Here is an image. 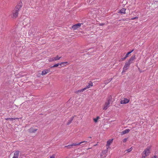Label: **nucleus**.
<instances>
[{
    "label": "nucleus",
    "mask_w": 158,
    "mask_h": 158,
    "mask_svg": "<svg viewBox=\"0 0 158 158\" xmlns=\"http://www.w3.org/2000/svg\"><path fill=\"white\" fill-rule=\"evenodd\" d=\"M81 93L80 92V91L79 90L76 91V92H75V93L76 94H79V93Z\"/></svg>",
    "instance_id": "obj_32"
},
{
    "label": "nucleus",
    "mask_w": 158,
    "mask_h": 158,
    "mask_svg": "<svg viewBox=\"0 0 158 158\" xmlns=\"http://www.w3.org/2000/svg\"><path fill=\"white\" fill-rule=\"evenodd\" d=\"M88 143V142L87 141H83L81 142L80 143H73L71 144L70 146H77V145H79L83 143H85V144H84V145H85V144H86V143Z\"/></svg>",
    "instance_id": "obj_8"
},
{
    "label": "nucleus",
    "mask_w": 158,
    "mask_h": 158,
    "mask_svg": "<svg viewBox=\"0 0 158 158\" xmlns=\"http://www.w3.org/2000/svg\"><path fill=\"white\" fill-rule=\"evenodd\" d=\"M99 118V116H98L96 118H94L93 120L95 123L97 122Z\"/></svg>",
    "instance_id": "obj_24"
},
{
    "label": "nucleus",
    "mask_w": 158,
    "mask_h": 158,
    "mask_svg": "<svg viewBox=\"0 0 158 158\" xmlns=\"http://www.w3.org/2000/svg\"><path fill=\"white\" fill-rule=\"evenodd\" d=\"M22 7L21 5H18L15 7L14 9L12 11V17L13 18H16L19 14V11Z\"/></svg>",
    "instance_id": "obj_2"
},
{
    "label": "nucleus",
    "mask_w": 158,
    "mask_h": 158,
    "mask_svg": "<svg viewBox=\"0 0 158 158\" xmlns=\"http://www.w3.org/2000/svg\"><path fill=\"white\" fill-rule=\"evenodd\" d=\"M110 103L109 102H106L103 105V109L104 110H106L110 107Z\"/></svg>",
    "instance_id": "obj_5"
},
{
    "label": "nucleus",
    "mask_w": 158,
    "mask_h": 158,
    "mask_svg": "<svg viewBox=\"0 0 158 158\" xmlns=\"http://www.w3.org/2000/svg\"><path fill=\"white\" fill-rule=\"evenodd\" d=\"M138 17H134V18H131V19H130L131 20H133L135 19H138ZM130 19H128V18H126L125 19H123V21H125V20H126V21H128V20Z\"/></svg>",
    "instance_id": "obj_19"
},
{
    "label": "nucleus",
    "mask_w": 158,
    "mask_h": 158,
    "mask_svg": "<svg viewBox=\"0 0 158 158\" xmlns=\"http://www.w3.org/2000/svg\"><path fill=\"white\" fill-rule=\"evenodd\" d=\"M20 151L16 150L14 151V154L12 158H19V155Z\"/></svg>",
    "instance_id": "obj_6"
},
{
    "label": "nucleus",
    "mask_w": 158,
    "mask_h": 158,
    "mask_svg": "<svg viewBox=\"0 0 158 158\" xmlns=\"http://www.w3.org/2000/svg\"><path fill=\"white\" fill-rule=\"evenodd\" d=\"M126 10V9L122 8L119 11V13L121 14H125Z\"/></svg>",
    "instance_id": "obj_16"
},
{
    "label": "nucleus",
    "mask_w": 158,
    "mask_h": 158,
    "mask_svg": "<svg viewBox=\"0 0 158 158\" xmlns=\"http://www.w3.org/2000/svg\"><path fill=\"white\" fill-rule=\"evenodd\" d=\"M157 156H154L153 157H152V158H157Z\"/></svg>",
    "instance_id": "obj_34"
},
{
    "label": "nucleus",
    "mask_w": 158,
    "mask_h": 158,
    "mask_svg": "<svg viewBox=\"0 0 158 158\" xmlns=\"http://www.w3.org/2000/svg\"><path fill=\"white\" fill-rule=\"evenodd\" d=\"M134 51V50H131V51L128 52L125 56V58H127L128 56V55L131 52H132Z\"/></svg>",
    "instance_id": "obj_23"
},
{
    "label": "nucleus",
    "mask_w": 158,
    "mask_h": 158,
    "mask_svg": "<svg viewBox=\"0 0 158 158\" xmlns=\"http://www.w3.org/2000/svg\"><path fill=\"white\" fill-rule=\"evenodd\" d=\"M130 131V129H126L125 130L123 131L122 132V135H124L126 134L127 133H129Z\"/></svg>",
    "instance_id": "obj_15"
},
{
    "label": "nucleus",
    "mask_w": 158,
    "mask_h": 158,
    "mask_svg": "<svg viewBox=\"0 0 158 158\" xmlns=\"http://www.w3.org/2000/svg\"><path fill=\"white\" fill-rule=\"evenodd\" d=\"M132 148H129V149L127 150V152H130L132 150Z\"/></svg>",
    "instance_id": "obj_29"
},
{
    "label": "nucleus",
    "mask_w": 158,
    "mask_h": 158,
    "mask_svg": "<svg viewBox=\"0 0 158 158\" xmlns=\"http://www.w3.org/2000/svg\"><path fill=\"white\" fill-rule=\"evenodd\" d=\"M50 71V69H47L45 70L42 71L41 75L43 76L47 74V73H49Z\"/></svg>",
    "instance_id": "obj_11"
},
{
    "label": "nucleus",
    "mask_w": 158,
    "mask_h": 158,
    "mask_svg": "<svg viewBox=\"0 0 158 158\" xmlns=\"http://www.w3.org/2000/svg\"><path fill=\"white\" fill-rule=\"evenodd\" d=\"M135 55H134L128 60V61L125 63V64L123 68L122 73L125 72L129 69L131 64L133 63L135 59Z\"/></svg>",
    "instance_id": "obj_1"
},
{
    "label": "nucleus",
    "mask_w": 158,
    "mask_h": 158,
    "mask_svg": "<svg viewBox=\"0 0 158 158\" xmlns=\"http://www.w3.org/2000/svg\"><path fill=\"white\" fill-rule=\"evenodd\" d=\"M93 85V83L91 81H90L88 84V85H86L85 88V90L87 89H89Z\"/></svg>",
    "instance_id": "obj_10"
},
{
    "label": "nucleus",
    "mask_w": 158,
    "mask_h": 158,
    "mask_svg": "<svg viewBox=\"0 0 158 158\" xmlns=\"http://www.w3.org/2000/svg\"><path fill=\"white\" fill-rule=\"evenodd\" d=\"M126 58H125V57L123 58H122L119 60V62L122 61L124 60H125L126 59Z\"/></svg>",
    "instance_id": "obj_27"
},
{
    "label": "nucleus",
    "mask_w": 158,
    "mask_h": 158,
    "mask_svg": "<svg viewBox=\"0 0 158 158\" xmlns=\"http://www.w3.org/2000/svg\"><path fill=\"white\" fill-rule=\"evenodd\" d=\"M48 60L50 62H52L55 61L53 57H49L48 58Z\"/></svg>",
    "instance_id": "obj_22"
},
{
    "label": "nucleus",
    "mask_w": 158,
    "mask_h": 158,
    "mask_svg": "<svg viewBox=\"0 0 158 158\" xmlns=\"http://www.w3.org/2000/svg\"><path fill=\"white\" fill-rule=\"evenodd\" d=\"M112 100V96L111 95H109L107 98H106V101L107 102H109V103Z\"/></svg>",
    "instance_id": "obj_14"
},
{
    "label": "nucleus",
    "mask_w": 158,
    "mask_h": 158,
    "mask_svg": "<svg viewBox=\"0 0 158 158\" xmlns=\"http://www.w3.org/2000/svg\"><path fill=\"white\" fill-rule=\"evenodd\" d=\"M19 118H5V119L6 120H10V121H13V120H15L16 119H18Z\"/></svg>",
    "instance_id": "obj_17"
},
{
    "label": "nucleus",
    "mask_w": 158,
    "mask_h": 158,
    "mask_svg": "<svg viewBox=\"0 0 158 158\" xmlns=\"http://www.w3.org/2000/svg\"><path fill=\"white\" fill-rule=\"evenodd\" d=\"M59 65H60V63L56 64H54L53 66H51V68L56 67H58Z\"/></svg>",
    "instance_id": "obj_25"
},
{
    "label": "nucleus",
    "mask_w": 158,
    "mask_h": 158,
    "mask_svg": "<svg viewBox=\"0 0 158 158\" xmlns=\"http://www.w3.org/2000/svg\"><path fill=\"white\" fill-rule=\"evenodd\" d=\"M113 140V139H110L107 141V144L106 146L107 149L109 148L111 144L112 143Z\"/></svg>",
    "instance_id": "obj_9"
},
{
    "label": "nucleus",
    "mask_w": 158,
    "mask_h": 158,
    "mask_svg": "<svg viewBox=\"0 0 158 158\" xmlns=\"http://www.w3.org/2000/svg\"><path fill=\"white\" fill-rule=\"evenodd\" d=\"M112 78H110L108 80V82H106V81H105V83L106 84H108L109 82H110L112 80Z\"/></svg>",
    "instance_id": "obj_26"
},
{
    "label": "nucleus",
    "mask_w": 158,
    "mask_h": 158,
    "mask_svg": "<svg viewBox=\"0 0 158 158\" xmlns=\"http://www.w3.org/2000/svg\"><path fill=\"white\" fill-rule=\"evenodd\" d=\"M104 24V23H100L99 24V25L100 26H103Z\"/></svg>",
    "instance_id": "obj_33"
},
{
    "label": "nucleus",
    "mask_w": 158,
    "mask_h": 158,
    "mask_svg": "<svg viewBox=\"0 0 158 158\" xmlns=\"http://www.w3.org/2000/svg\"><path fill=\"white\" fill-rule=\"evenodd\" d=\"M68 63L67 62H62L60 63V65L63 67L66 64H68Z\"/></svg>",
    "instance_id": "obj_18"
},
{
    "label": "nucleus",
    "mask_w": 158,
    "mask_h": 158,
    "mask_svg": "<svg viewBox=\"0 0 158 158\" xmlns=\"http://www.w3.org/2000/svg\"><path fill=\"white\" fill-rule=\"evenodd\" d=\"M107 151L106 150H104L102 152L101 154V157L102 158H103L104 157H106L107 156L106 153Z\"/></svg>",
    "instance_id": "obj_12"
},
{
    "label": "nucleus",
    "mask_w": 158,
    "mask_h": 158,
    "mask_svg": "<svg viewBox=\"0 0 158 158\" xmlns=\"http://www.w3.org/2000/svg\"><path fill=\"white\" fill-rule=\"evenodd\" d=\"M85 90V88L83 89H81L80 90H79L80 91V92H83L84 90Z\"/></svg>",
    "instance_id": "obj_31"
},
{
    "label": "nucleus",
    "mask_w": 158,
    "mask_h": 158,
    "mask_svg": "<svg viewBox=\"0 0 158 158\" xmlns=\"http://www.w3.org/2000/svg\"><path fill=\"white\" fill-rule=\"evenodd\" d=\"M81 23H78L73 25L72 27V28L73 30H75L79 28L81 25Z\"/></svg>",
    "instance_id": "obj_7"
},
{
    "label": "nucleus",
    "mask_w": 158,
    "mask_h": 158,
    "mask_svg": "<svg viewBox=\"0 0 158 158\" xmlns=\"http://www.w3.org/2000/svg\"><path fill=\"white\" fill-rule=\"evenodd\" d=\"M37 130V129L31 128L28 130V131L30 133H34Z\"/></svg>",
    "instance_id": "obj_13"
},
{
    "label": "nucleus",
    "mask_w": 158,
    "mask_h": 158,
    "mask_svg": "<svg viewBox=\"0 0 158 158\" xmlns=\"http://www.w3.org/2000/svg\"><path fill=\"white\" fill-rule=\"evenodd\" d=\"M127 138H125L123 140V143H125L127 142Z\"/></svg>",
    "instance_id": "obj_30"
},
{
    "label": "nucleus",
    "mask_w": 158,
    "mask_h": 158,
    "mask_svg": "<svg viewBox=\"0 0 158 158\" xmlns=\"http://www.w3.org/2000/svg\"><path fill=\"white\" fill-rule=\"evenodd\" d=\"M70 145H71V144L67 146H64V148H71V147H72V146Z\"/></svg>",
    "instance_id": "obj_28"
},
{
    "label": "nucleus",
    "mask_w": 158,
    "mask_h": 158,
    "mask_svg": "<svg viewBox=\"0 0 158 158\" xmlns=\"http://www.w3.org/2000/svg\"><path fill=\"white\" fill-rule=\"evenodd\" d=\"M53 57L54 59L56 61V60H59L61 58V56L59 57V56L58 55H57L55 57Z\"/></svg>",
    "instance_id": "obj_21"
},
{
    "label": "nucleus",
    "mask_w": 158,
    "mask_h": 158,
    "mask_svg": "<svg viewBox=\"0 0 158 158\" xmlns=\"http://www.w3.org/2000/svg\"><path fill=\"white\" fill-rule=\"evenodd\" d=\"M130 99L129 97L123 98L120 100V103L121 104H126L129 102Z\"/></svg>",
    "instance_id": "obj_4"
},
{
    "label": "nucleus",
    "mask_w": 158,
    "mask_h": 158,
    "mask_svg": "<svg viewBox=\"0 0 158 158\" xmlns=\"http://www.w3.org/2000/svg\"><path fill=\"white\" fill-rule=\"evenodd\" d=\"M151 147H148L145 148L142 153V156L141 158H145L146 156H148L150 153Z\"/></svg>",
    "instance_id": "obj_3"
},
{
    "label": "nucleus",
    "mask_w": 158,
    "mask_h": 158,
    "mask_svg": "<svg viewBox=\"0 0 158 158\" xmlns=\"http://www.w3.org/2000/svg\"><path fill=\"white\" fill-rule=\"evenodd\" d=\"M73 117H72L68 121L67 123V125H69L71 123L72 121L73 120Z\"/></svg>",
    "instance_id": "obj_20"
}]
</instances>
